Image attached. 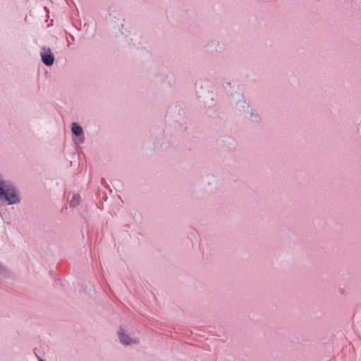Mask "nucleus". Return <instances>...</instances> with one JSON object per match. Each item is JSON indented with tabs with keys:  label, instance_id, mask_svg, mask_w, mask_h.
<instances>
[{
	"label": "nucleus",
	"instance_id": "3",
	"mask_svg": "<svg viewBox=\"0 0 361 361\" xmlns=\"http://www.w3.org/2000/svg\"><path fill=\"white\" fill-rule=\"evenodd\" d=\"M40 56L42 63L47 66H51L54 63V57L49 48L42 47L40 51Z\"/></svg>",
	"mask_w": 361,
	"mask_h": 361
},
{
	"label": "nucleus",
	"instance_id": "2",
	"mask_svg": "<svg viewBox=\"0 0 361 361\" xmlns=\"http://www.w3.org/2000/svg\"><path fill=\"white\" fill-rule=\"evenodd\" d=\"M120 342L126 346H133L139 344V339L132 336L126 329L121 328L118 333Z\"/></svg>",
	"mask_w": 361,
	"mask_h": 361
},
{
	"label": "nucleus",
	"instance_id": "5",
	"mask_svg": "<svg viewBox=\"0 0 361 361\" xmlns=\"http://www.w3.org/2000/svg\"><path fill=\"white\" fill-rule=\"evenodd\" d=\"M237 101L235 103V108L240 111H246L249 109V104L245 101L244 98L240 95H237Z\"/></svg>",
	"mask_w": 361,
	"mask_h": 361
},
{
	"label": "nucleus",
	"instance_id": "9",
	"mask_svg": "<svg viewBox=\"0 0 361 361\" xmlns=\"http://www.w3.org/2000/svg\"><path fill=\"white\" fill-rule=\"evenodd\" d=\"M37 357L39 361H44L43 359H42L39 356L37 355Z\"/></svg>",
	"mask_w": 361,
	"mask_h": 361
},
{
	"label": "nucleus",
	"instance_id": "6",
	"mask_svg": "<svg viewBox=\"0 0 361 361\" xmlns=\"http://www.w3.org/2000/svg\"><path fill=\"white\" fill-rule=\"evenodd\" d=\"M71 131L75 136L83 135L82 128L77 123H73L71 124Z\"/></svg>",
	"mask_w": 361,
	"mask_h": 361
},
{
	"label": "nucleus",
	"instance_id": "7",
	"mask_svg": "<svg viewBox=\"0 0 361 361\" xmlns=\"http://www.w3.org/2000/svg\"><path fill=\"white\" fill-rule=\"evenodd\" d=\"M80 196L78 194H74L70 200L69 205L71 207H75L80 204Z\"/></svg>",
	"mask_w": 361,
	"mask_h": 361
},
{
	"label": "nucleus",
	"instance_id": "1",
	"mask_svg": "<svg viewBox=\"0 0 361 361\" xmlns=\"http://www.w3.org/2000/svg\"><path fill=\"white\" fill-rule=\"evenodd\" d=\"M0 200L9 205L20 202L18 191L13 183L1 178H0Z\"/></svg>",
	"mask_w": 361,
	"mask_h": 361
},
{
	"label": "nucleus",
	"instance_id": "4",
	"mask_svg": "<svg viewBox=\"0 0 361 361\" xmlns=\"http://www.w3.org/2000/svg\"><path fill=\"white\" fill-rule=\"evenodd\" d=\"M216 182V178L212 175H207L202 178V185L207 188V192H209L213 190V185Z\"/></svg>",
	"mask_w": 361,
	"mask_h": 361
},
{
	"label": "nucleus",
	"instance_id": "8",
	"mask_svg": "<svg viewBox=\"0 0 361 361\" xmlns=\"http://www.w3.org/2000/svg\"><path fill=\"white\" fill-rule=\"evenodd\" d=\"M250 119L252 122H258L259 121V116L256 112L251 111Z\"/></svg>",
	"mask_w": 361,
	"mask_h": 361
}]
</instances>
